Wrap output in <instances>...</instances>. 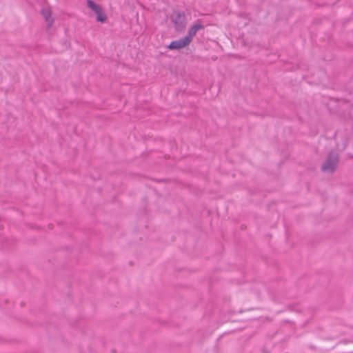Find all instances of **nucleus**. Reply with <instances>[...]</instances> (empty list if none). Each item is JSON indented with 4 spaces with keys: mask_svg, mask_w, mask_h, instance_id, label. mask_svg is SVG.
I'll use <instances>...</instances> for the list:
<instances>
[{
    "mask_svg": "<svg viewBox=\"0 0 353 353\" xmlns=\"http://www.w3.org/2000/svg\"><path fill=\"white\" fill-rule=\"evenodd\" d=\"M337 162L338 155L335 153H330L322 165V170L327 173L332 172L336 168Z\"/></svg>",
    "mask_w": 353,
    "mask_h": 353,
    "instance_id": "1",
    "label": "nucleus"
},
{
    "mask_svg": "<svg viewBox=\"0 0 353 353\" xmlns=\"http://www.w3.org/2000/svg\"><path fill=\"white\" fill-rule=\"evenodd\" d=\"M172 21L175 25L176 30H182L186 24L185 17L179 12H174L171 16Z\"/></svg>",
    "mask_w": 353,
    "mask_h": 353,
    "instance_id": "2",
    "label": "nucleus"
},
{
    "mask_svg": "<svg viewBox=\"0 0 353 353\" xmlns=\"http://www.w3.org/2000/svg\"><path fill=\"white\" fill-rule=\"evenodd\" d=\"M190 43V39L185 37L172 41L168 46V48L170 50H180L188 46Z\"/></svg>",
    "mask_w": 353,
    "mask_h": 353,
    "instance_id": "3",
    "label": "nucleus"
},
{
    "mask_svg": "<svg viewBox=\"0 0 353 353\" xmlns=\"http://www.w3.org/2000/svg\"><path fill=\"white\" fill-rule=\"evenodd\" d=\"M203 28V26L201 23L194 24L189 30L188 34L185 36L190 39L191 42L193 37L196 34L197 32Z\"/></svg>",
    "mask_w": 353,
    "mask_h": 353,
    "instance_id": "4",
    "label": "nucleus"
},
{
    "mask_svg": "<svg viewBox=\"0 0 353 353\" xmlns=\"http://www.w3.org/2000/svg\"><path fill=\"white\" fill-rule=\"evenodd\" d=\"M42 14L48 23V28L50 27L53 23L51 10L49 8H44L42 10Z\"/></svg>",
    "mask_w": 353,
    "mask_h": 353,
    "instance_id": "5",
    "label": "nucleus"
},
{
    "mask_svg": "<svg viewBox=\"0 0 353 353\" xmlns=\"http://www.w3.org/2000/svg\"><path fill=\"white\" fill-rule=\"evenodd\" d=\"M88 6L96 12H98L101 10L100 6L94 3L92 1L88 0L87 2Z\"/></svg>",
    "mask_w": 353,
    "mask_h": 353,
    "instance_id": "6",
    "label": "nucleus"
},
{
    "mask_svg": "<svg viewBox=\"0 0 353 353\" xmlns=\"http://www.w3.org/2000/svg\"><path fill=\"white\" fill-rule=\"evenodd\" d=\"M97 14V20L100 22H104L106 19V15L104 14L101 9L99 10L98 12H96Z\"/></svg>",
    "mask_w": 353,
    "mask_h": 353,
    "instance_id": "7",
    "label": "nucleus"
}]
</instances>
